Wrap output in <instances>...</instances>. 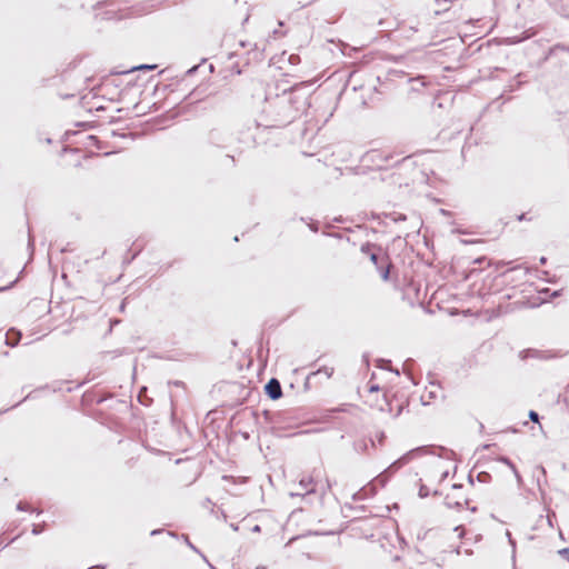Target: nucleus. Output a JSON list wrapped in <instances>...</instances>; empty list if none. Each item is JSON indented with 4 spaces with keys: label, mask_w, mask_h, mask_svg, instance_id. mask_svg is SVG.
<instances>
[{
    "label": "nucleus",
    "mask_w": 569,
    "mask_h": 569,
    "mask_svg": "<svg viewBox=\"0 0 569 569\" xmlns=\"http://www.w3.org/2000/svg\"><path fill=\"white\" fill-rule=\"evenodd\" d=\"M309 97L305 86L284 88L276 93L269 91L264 99L261 119L251 121V124L256 128L284 127L310 107Z\"/></svg>",
    "instance_id": "1"
},
{
    "label": "nucleus",
    "mask_w": 569,
    "mask_h": 569,
    "mask_svg": "<svg viewBox=\"0 0 569 569\" xmlns=\"http://www.w3.org/2000/svg\"><path fill=\"white\" fill-rule=\"evenodd\" d=\"M427 451L426 447H418L409 450L405 455H402L399 459L393 461L388 468H386L380 475L376 477V481L381 486H385L389 478L396 473L400 468L409 463L416 457L425 453Z\"/></svg>",
    "instance_id": "2"
},
{
    "label": "nucleus",
    "mask_w": 569,
    "mask_h": 569,
    "mask_svg": "<svg viewBox=\"0 0 569 569\" xmlns=\"http://www.w3.org/2000/svg\"><path fill=\"white\" fill-rule=\"evenodd\" d=\"M264 392L271 400H278L282 396V388L278 379L271 378L264 386Z\"/></svg>",
    "instance_id": "3"
},
{
    "label": "nucleus",
    "mask_w": 569,
    "mask_h": 569,
    "mask_svg": "<svg viewBox=\"0 0 569 569\" xmlns=\"http://www.w3.org/2000/svg\"><path fill=\"white\" fill-rule=\"evenodd\" d=\"M299 487L305 491V492H301V491H298V492H290V496L291 497H303L306 495H311V493H315L316 492V487H315V483H313V479L312 478H302L300 481H299Z\"/></svg>",
    "instance_id": "4"
},
{
    "label": "nucleus",
    "mask_w": 569,
    "mask_h": 569,
    "mask_svg": "<svg viewBox=\"0 0 569 569\" xmlns=\"http://www.w3.org/2000/svg\"><path fill=\"white\" fill-rule=\"evenodd\" d=\"M371 262L377 267V269L379 270L380 274H381V278L387 281L389 279V272H390V264L389 263H386V264H380V260L381 258L375 253V252H371L370 256H369Z\"/></svg>",
    "instance_id": "5"
},
{
    "label": "nucleus",
    "mask_w": 569,
    "mask_h": 569,
    "mask_svg": "<svg viewBox=\"0 0 569 569\" xmlns=\"http://www.w3.org/2000/svg\"><path fill=\"white\" fill-rule=\"evenodd\" d=\"M21 337L22 333L19 330H17L16 328H11L8 330L6 335V345L10 347H16L19 343Z\"/></svg>",
    "instance_id": "6"
},
{
    "label": "nucleus",
    "mask_w": 569,
    "mask_h": 569,
    "mask_svg": "<svg viewBox=\"0 0 569 569\" xmlns=\"http://www.w3.org/2000/svg\"><path fill=\"white\" fill-rule=\"evenodd\" d=\"M209 141L216 146H224L227 140L223 138L221 129H213L209 132Z\"/></svg>",
    "instance_id": "7"
},
{
    "label": "nucleus",
    "mask_w": 569,
    "mask_h": 569,
    "mask_svg": "<svg viewBox=\"0 0 569 569\" xmlns=\"http://www.w3.org/2000/svg\"><path fill=\"white\" fill-rule=\"evenodd\" d=\"M498 460H499V461H501V462H503L505 465H507V466L512 470V472H513V475H515V477H516V479H517V481H518V482H520V481H521V476H520V473L518 472V470H517L516 466L513 465V462H512L509 458H507V457H500Z\"/></svg>",
    "instance_id": "8"
},
{
    "label": "nucleus",
    "mask_w": 569,
    "mask_h": 569,
    "mask_svg": "<svg viewBox=\"0 0 569 569\" xmlns=\"http://www.w3.org/2000/svg\"><path fill=\"white\" fill-rule=\"evenodd\" d=\"M320 373H323L327 378H330L333 373V368H330V367H322L320 369H318L317 371H313L311 373V376H317V375H320Z\"/></svg>",
    "instance_id": "9"
},
{
    "label": "nucleus",
    "mask_w": 569,
    "mask_h": 569,
    "mask_svg": "<svg viewBox=\"0 0 569 569\" xmlns=\"http://www.w3.org/2000/svg\"><path fill=\"white\" fill-rule=\"evenodd\" d=\"M46 526H47V525H46V522H43V523H39V525H33V527H32V533H33L34 536L40 535L41 532H43V531H44Z\"/></svg>",
    "instance_id": "10"
},
{
    "label": "nucleus",
    "mask_w": 569,
    "mask_h": 569,
    "mask_svg": "<svg viewBox=\"0 0 569 569\" xmlns=\"http://www.w3.org/2000/svg\"><path fill=\"white\" fill-rule=\"evenodd\" d=\"M181 538L191 550H193L197 553H200L199 549L189 540V537L187 535H182Z\"/></svg>",
    "instance_id": "11"
},
{
    "label": "nucleus",
    "mask_w": 569,
    "mask_h": 569,
    "mask_svg": "<svg viewBox=\"0 0 569 569\" xmlns=\"http://www.w3.org/2000/svg\"><path fill=\"white\" fill-rule=\"evenodd\" d=\"M156 68H157L156 64H140V66L133 67L130 71H136V70H153Z\"/></svg>",
    "instance_id": "12"
},
{
    "label": "nucleus",
    "mask_w": 569,
    "mask_h": 569,
    "mask_svg": "<svg viewBox=\"0 0 569 569\" xmlns=\"http://www.w3.org/2000/svg\"><path fill=\"white\" fill-rule=\"evenodd\" d=\"M429 493H430V492H429L428 487H427L426 485H422V483H421V485H420V488H419V493H418V495H419V497H420V498H426V497H428V496H429Z\"/></svg>",
    "instance_id": "13"
},
{
    "label": "nucleus",
    "mask_w": 569,
    "mask_h": 569,
    "mask_svg": "<svg viewBox=\"0 0 569 569\" xmlns=\"http://www.w3.org/2000/svg\"><path fill=\"white\" fill-rule=\"evenodd\" d=\"M528 417L529 419L532 421V422H536L538 423L539 422V415L537 411L535 410H530L529 413H528Z\"/></svg>",
    "instance_id": "14"
},
{
    "label": "nucleus",
    "mask_w": 569,
    "mask_h": 569,
    "mask_svg": "<svg viewBox=\"0 0 569 569\" xmlns=\"http://www.w3.org/2000/svg\"><path fill=\"white\" fill-rule=\"evenodd\" d=\"M17 509H18L19 511H28V510H31V509H30V507H29L27 503L22 502V501L18 502V505H17Z\"/></svg>",
    "instance_id": "15"
},
{
    "label": "nucleus",
    "mask_w": 569,
    "mask_h": 569,
    "mask_svg": "<svg viewBox=\"0 0 569 569\" xmlns=\"http://www.w3.org/2000/svg\"><path fill=\"white\" fill-rule=\"evenodd\" d=\"M28 248L33 251V248H34V239L33 237L31 236V233L29 232V236H28Z\"/></svg>",
    "instance_id": "16"
},
{
    "label": "nucleus",
    "mask_w": 569,
    "mask_h": 569,
    "mask_svg": "<svg viewBox=\"0 0 569 569\" xmlns=\"http://www.w3.org/2000/svg\"><path fill=\"white\" fill-rule=\"evenodd\" d=\"M488 478H490V475H489V473H487V472H480V473H478V476H477V479H478L479 481H486Z\"/></svg>",
    "instance_id": "17"
},
{
    "label": "nucleus",
    "mask_w": 569,
    "mask_h": 569,
    "mask_svg": "<svg viewBox=\"0 0 569 569\" xmlns=\"http://www.w3.org/2000/svg\"><path fill=\"white\" fill-rule=\"evenodd\" d=\"M559 555L563 558H569V549L563 548V549L559 550Z\"/></svg>",
    "instance_id": "18"
},
{
    "label": "nucleus",
    "mask_w": 569,
    "mask_h": 569,
    "mask_svg": "<svg viewBox=\"0 0 569 569\" xmlns=\"http://www.w3.org/2000/svg\"><path fill=\"white\" fill-rule=\"evenodd\" d=\"M17 281H18V279L13 280L9 286L0 287V292L4 291L7 289L12 288Z\"/></svg>",
    "instance_id": "19"
},
{
    "label": "nucleus",
    "mask_w": 569,
    "mask_h": 569,
    "mask_svg": "<svg viewBox=\"0 0 569 569\" xmlns=\"http://www.w3.org/2000/svg\"><path fill=\"white\" fill-rule=\"evenodd\" d=\"M162 532H163V530H162V529H154V530H152V531L150 532V536H157V535H160V533H162Z\"/></svg>",
    "instance_id": "20"
},
{
    "label": "nucleus",
    "mask_w": 569,
    "mask_h": 569,
    "mask_svg": "<svg viewBox=\"0 0 569 569\" xmlns=\"http://www.w3.org/2000/svg\"><path fill=\"white\" fill-rule=\"evenodd\" d=\"M378 390H379V386H378V385H372V386H370V388H369V391H370V392L378 391Z\"/></svg>",
    "instance_id": "21"
},
{
    "label": "nucleus",
    "mask_w": 569,
    "mask_h": 569,
    "mask_svg": "<svg viewBox=\"0 0 569 569\" xmlns=\"http://www.w3.org/2000/svg\"><path fill=\"white\" fill-rule=\"evenodd\" d=\"M197 69H198V67L194 66V67L190 68L187 73L188 74H193L197 71Z\"/></svg>",
    "instance_id": "22"
},
{
    "label": "nucleus",
    "mask_w": 569,
    "mask_h": 569,
    "mask_svg": "<svg viewBox=\"0 0 569 569\" xmlns=\"http://www.w3.org/2000/svg\"><path fill=\"white\" fill-rule=\"evenodd\" d=\"M369 250H370V246H369L368 243H367V244H363V246L361 247V251H362V252H367V251H369Z\"/></svg>",
    "instance_id": "23"
},
{
    "label": "nucleus",
    "mask_w": 569,
    "mask_h": 569,
    "mask_svg": "<svg viewBox=\"0 0 569 569\" xmlns=\"http://www.w3.org/2000/svg\"><path fill=\"white\" fill-rule=\"evenodd\" d=\"M88 569H106V567L103 565H97V566H92Z\"/></svg>",
    "instance_id": "24"
},
{
    "label": "nucleus",
    "mask_w": 569,
    "mask_h": 569,
    "mask_svg": "<svg viewBox=\"0 0 569 569\" xmlns=\"http://www.w3.org/2000/svg\"><path fill=\"white\" fill-rule=\"evenodd\" d=\"M261 528L259 525H256L253 528H252V531L253 532H260Z\"/></svg>",
    "instance_id": "25"
},
{
    "label": "nucleus",
    "mask_w": 569,
    "mask_h": 569,
    "mask_svg": "<svg viewBox=\"0 0 569 569\" xmlns=\"http://www.w3.org/2000/svg\"><path fill=\"white\" fill-rule=\"evenodd\" d=\"M167 535L170 536V537H173V538L178 537L177 533L173 532V531H168Z\"/></svg>",
    "instance_id": "26"
},
{
    "label": "nucleus",
    "mask_w": 569,
    "mask_h": 569,
    "mask_svg": "<svg viewBox=\"0 0 569 569\" xmlns=\"http://www.w3.org/2000/svg\"><path fill=\"white\" fill-rule=\"evenodd\" d=\"M383 439H385V433H383V432H381V433L379 435V442L381 443V442L383 441Z\"/></svg>",
    "instance_id": "27"
},
{
    "label": "nucleus",
    "mask_w": 569,
    "mask_h": 569,
    "mask_svg": "<svg viewBox=\"0 0 569 569\" xmlns=\"http://www.w3.org/2000/svg\"><path fill=\"white\" fill-rule=\"evenodd\" d=\"M546 262H547V258H546V257H541V258H540V263H541V264H546Z\"/></svg>",
    "instance_id": "28"
},
{
    "label": "nucleus",
    "mask_w": 569,
    "mask_h": 569,
    "mask_svg": "<svg viewBox=\"0 0 569 569\" xmlns=\"http://www.w3.org/2000/svg\"><path fill=\"white\" fill-rule=\"evenodd\" d=\"M438 4H440L441 0H435ZM446 2H452L453 0H445Z\"/></svg>",
    "instance_id": "29"
},
{
    "label": "nucleus",
    "mask_w": 569,
    "mask_h": 569,
    "mask_svg": "<svg viewBox=\"0 0 569 569\" xmlns=\"http://www.w3.org/2000/svg\"><path fill=\"white\" fill-rule=\"evenodd\" d=\"M405 219H406V217L403 214H400L397 220H405Z\"/></svg>",
    "instance_id": "30"
},
{
    "label": "nucleus",
    "mask_w": 569,
    "mask_h": 569,
    "mask_svg": "<svg viewBox=\"0 0 569 569\" xmlns=\"http://www.w3.org/2000/svg\"><path fill=\"white\" fill-rule=\"evenodd\" d=\"M558 296H559V291H555V292L552 293V297H558Z\"/></svg>",
    "instance_id": "31"
},
{
    "label": "nucleus",
    "mask_w": 569,
    "mask_h": 569,
    "mask_svg": "<svg viewBox=\"0 0 569 569\" xmlns=\"http://www.w3.org/2000/svg\"><path fill=\"white\" fill-rule=\"evenodd\" d=\"M138 398H139V402H141V403H142L143 401H142V399H141V392L139 393Z\"/></svg>",
    "instance_id": "32"
},
{
    "label": "nucleus",
    "mask_w": 569,
    "mask_h": 569,
    "mask_svg": "<svg viewBox=\"0 0 569 569\" xmlns=\"http://www.w3.org/2000/svg\"><path fill=\"white\" fill-rule=\"evenodd\" d=\"M123 309H124V302H122L120 306V310H123Z\"/></svg>",
    "instance_id": "33"
},
{
    "label": "nucleus",
    "mask_w": 569,
    "mask_h": 569,
    "mask_svg": "<svg viewBox=\"0 0 569 569\" xmlns=\"http://www.w3.org/2000/svg\"><path fill=\"white\" fill-rule=\"evenodd\" d=\"M453 489H458V488H461V486H458V485H453L452 487Z\"/></svg>",
    "instance_id": "34"
},
{
    "label": "nucleus",
    "mask_w": 569,
    "mask_h": 569,
    "mask_svg": "<svg viewBox=\"0 0 569 569\" xmlns=\"http://www.w3.org/2000/svg\"><path fill=\"white\" fill-rule=\"evenodd\" d=\"M256 569H266V567H263V566H258V567H256Z\"/></svg>",
    "instance_id": "35"
},
{
    "label": "nucleus",
    "mask_w": 569,
    "mask_h": 569,
    "mask_svg": "<svg viewBox=\"0 0 569 569\" xmlns=\"http://www.w3.org/2000/svg\"><path fill=\"white\" fill-rule=\"evenodd\" d=\"M522 219H525V214H521V216L519 217V220H522Z\"/></svg>",
    "instance_id": "36"
}]
</instances>
